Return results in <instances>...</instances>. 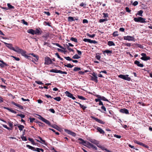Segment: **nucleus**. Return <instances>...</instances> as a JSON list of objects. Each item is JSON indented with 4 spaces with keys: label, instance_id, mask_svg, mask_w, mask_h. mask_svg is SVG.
Listing matches in <instances>:
<instances>
[{
    "label": "nucleus",
    "instance_id": "nucleus-1",
    "mask_svg": "<svg viewBox=\"0 0 152 152\" xmlns=\"http://www.w3.org/2000/svg\"><path fill=\"white\" fill-rule=\"evenodd\" d=\"M128 76L129 75H118V77L124 80L128 81H130L131 80V78H130V77H128Z\"/></svg>",
    "mask_w": 152,
    "mask_h": 152
},
{
    "label": "nucleus",
    "instance_id": "nucleus-2",
    "mask_svg": "<svg viewBox=\"0 0 152 152\" xmlns=\"http://www.w3.org/2000/svg\"><path fill=\"white\" fill-rule=\"evenodd\" d=\"M134 20L136 22H139L141 23H145V19L141 17H139L138 18H135L134 19Z\"/></svg>",
    "mask_w": 152,
    "mask_h": 152
},
{
    "label": "nucleus",
    "instance_id": "nucleus-3",
    "mask_svg": "<svg viewBox=\"0 0 152 152\" xmlns=\"http://www.w3.org/2000/svg\"><path fill=\"white\" fill-rule=\"evenodd\" d=\"M50 72H54L56 73H59L61 74H67V72L65 71H62L60 70H58L57 69H51Z\"/></svg>",
    "mask_w": 152,
    "mask_h": 152
},
{
    "label": "nucleus",
    "instance_id": "nucleus-4",
    "mask_svg": "<svg viewBox=\"0 0 152 152\" xmlns=\"http://www.w3.org/2000/svg\"><path fill=\"white\" fill-rule=\"evenodd\" d=\"M45 61L44 64L45 65H49L53 63L52 60L48 57H46L45 58Z\"/></svg>",
    "mask_w": 152,
    "mask_h": 152
},
{
    "label": "nucleus",
    "instance_id": "nucleus-5",
    "mask_svg": "<svg viewBox=\"0 0 152 152\" xmlns=\"http://www.w3.org/2000/svg\"><path fill=\"white\" fill-rule=\"evenodd\" d=\"M141 55L142 56V57H141V59L142 60L147 61L148 60H150L151 59L150 57L147 56L146 54L145 53H142Z\"/></svg>",
    "mask_w": 152,
    "mask_h": 152
},
{
    "label": "nucleus",
    "instance_id": "nucleus-6",
    "mask_svg": "<svg viewBox=\"0 0 152 152\" xmlns=\"http://www.w3.org/2000/svg\"><path fill=\"white\" fill-rule=\"evenodd\" d=\"M26 146L29 149H30L34 151H36L37 152H40V148H35L34 147L28 145H27Z\"/></svg>",
    "mask_w": 152,
    "mask_h": 152
},
{
    "label": "nucleus",
    "instance_id": "nucleus-7",
    "mask_svg": "<svg viewBox=\"0 0 152 152\" xmlns=\"http://www.w3.org/2000/svg\"><path fill=\"white\" fill-rule=\"evenodd\" d=\"M26 51L23 50V49H22L19 54H21L22 56H24L25 58L29 59L31 60L30 58H31V57L30 56L27 55L26 54Z\"/></svg>",
    "mask_w": 152,
    "mask_h": 152
},
{
    "label": "nucleus",
    "instance_id": "nucleus-8",
    "mask_svg": "<svg viewBox=\"0 0 152 152\" xmlns=\"http://www.w3.org/2000/svg\"><path fill=\"white\" fill-rule=\"evenodd\" d=\"M86 145H87L86 147L89 148H91L95 150L97 149V147L95 145L88 142H87Z\"/></svg>",
    "mask_w": 152,
    "mask_h": 152
},
{
    "label": "nucleus",
    "instance_id": "nucleus-9",
    "mask_svg": "<svg viewBox=\"0 0 152 152\" xmlns=\"http://www.w3.org/2000/svg\"><path fill=\"white\" fill-rule=\"evenodd\" d=\"M134 142L140 145H142L146 148H149V146L148 145H145L141 142H140L139 141L137 140H134Z\"/></svg>",
    "mask_w": 152,
    "mask_h": 152
},
{
    "label": "nucleus",
    "instance_id": "nucleus-10",
    "mask_svg": "<svg viewBox=\"0 0 152 152\" xmlns=\"http://www.w3.org/2000/svg\"><path fill=\"white\" fill-rule=\"evenodd\" d=\"M91 117L92 119L95 120L96 121L98 122V123L100 124H104L105 123L104 121H102V120L96 118H95L94 116H92Z\"/></svg>",
    "mask_w": 152,
    "mask_h": 152
},
{
    "label": "nucleus",
    "instance_id": "nucleus-11",
    "mask_svg": "<svg viewBox=\"0 0 152 152\" xmlns=\"http://www.w3.org/2000/svg\"><path fill=\"white\" fill-rule=\"evenodd\" d=\"M38 138L40 140L37 139H36V140L38 142L41 143L42 144H44L45 145H47V142L44 140H43L42 138L39 136H38Z\"/></svg>",
    "mask_w": 152,
    "mask_h": 152
},
{
    "label": "nucleus",
    "instance_id": "nucleus-12",
    "mask_svg": "<svg viewBox=\"0 0 152 152\" xmlns=\"http://www.w3.org/2000/svg\"><path fill=\"white\" fill-rule=\"evenodd\" d=\"M134 38L130 36H124V39L125 40H128V41H132L133 40Z\"/></svg>",
    "mask_w": 152,
    "mask_h": 152
},
{
    "label": "nucleus",
    "instance_id": "nucleus-13",
    "mask_svg": "<svg viewBox=\"0 0 152 152\" xmlns=\"http://www.w3.org/2000/svg\"><path fill=\"white\" fill-rule=\"evenodd\" d=\"M1 41L3 42L8 48L10 50H13L14 47H13L12 45V44L7 43L6 42H3L2 41Z\"/></svg>",
    "mask_w": 152,
    "mask_h": 152
},
{
    "label": "nucleus",
    "instance_id": "nucleus-14",
    "mask_svg": "<svg viewBox=\"0 0 152 152\" xmlns=\"http://www.w3.org/2000/svg\"><path fill=\"white\" fill-rule=\"evenodd\" d=\"M78 140L80 141V142H79L80 144H82L86 146H87V145H86V143L87 142H86V141H85L81 138H79L78 139Z\"/></svg>",
    "mask_w": 152,
    "mask_h": 152
},
{
    "label": "nucleus",
    "instance_id": "nucleus-15",
    "mask_svg": "<svg viewBox=\"0 0 152 152\" xmlns=\"http://www.w3.org/2000/svg\"><path fill=\"white\" fill-rule=\"evenodd\" d=\"M39 30H40V28H39V29L37 28L35 30H34V34L39 35H40L42 34V31H40Z\"/></svg>",
    "mask_w": 152,
    "mask_h": 152
},
{
    "label": "nucleus",
    "instance_id": "nucleus-16",
    "mask_svg": "<svg viewBox=\"0 0 152 152\" xmlns=\"http://www.w3.org/2000/svg\"><path fill=\"white\" fill-rule=\"evenodd\" d=\"M120 112L126 114H129V112L128 110L125 108L121 109L120 110Z\"/></svg>",
    "mask_w": 152,
    "mask_h": 152
},
{
    "label": "nucleus",
    "instance_id": "nucleus-17",
    "mask_svg": "<svg viewBox=\"0 0 152 152\" xmlns=\"http://www.w3.org/2000/svg\"><path fill=\"white\" fill-rule=\"evenodd\" d=\"M95 129H96L97 130V131L100 133L102 134H104L105 133L104 132V131L101 128H100L96 126V127H95Z\"/></svg>",
    "mask_w": 152,
    "mask_h": 152
},
{
    "label": "nucleus",
    "instance_id": "nucleus-18",
    "mask_svg": "<svg viewBox=\"0 0 152 152\" xmlns=\"http://www.w3.org/2000/svg\"><path fill=\"white\" fill-rule=\"evenodd\" d=\"M134 64L137 66L140 67H142L144 66L143 64L140 63V62L137 60H136L134 62Z\"/></svg>",
    "mask_w": 152,
    "mask_h": 152
},
{
    "label": "nucleus",
    "instance_id": "nucleus-19",
    "mask_svg": "<svg viewBox=\"0 0 152 152\" xmlns=\"http://www.w3.org/2000/svg\"><path fill=\"white\" fill-rule=\"evenodd\" d=\"M22 49H21L20 48L16 46L15 48H14L13 50L17 52L18 53H19Z\"/></svg>",
    "mask_w": 152,
    "mask_h": 152
},
{
    "label": "nucleus",
    "instance_id": "nucleus-20",
    "mask_svg": "<svg viewBox=\"0 0 152 152\" xmlns=\"http://www.w3.org/2000/svg\"><path fill=\"white\" fill-rule=\"evenodd\" d=\"M12 104L18 107L20 109L23 110V107L21 105H20L18 104L15 103L14 102H12Z\"/></svg>",
    "mask_w": 152,
    "mask_h": 152
},
{
    "label": "nucleus",
    "instance_id": "nucleus-21",
    "mask_svg": "<svg viewBox=\"0 0 152 152\" xmlns=\"http://www.w3.org/2000/svg\"><path fill=\"white\" fill-rule=\"evenodd\" d=\"M89 141L91 143L94 144L96 145H97L99 144L98 141L94 139H90L89 140Z\"/></svg>",
    "mask_w": 152,
    "mask_h": 152
},
{
    "label": "nucleus",
    "instance_id": "nucleus-22",
    "mask_svg": "<svg viewBox=\"0 0 152 152\" xmlns=\"http://www.w3.org/2000/svg\"><path fill=\"white\" fill-rule=\"evenodd\" d=\"M4 109L7 110H8L9 111L11 112V113H14L15 114H16V113H17V112H16V111H15L13 110L11 108H9L7 107H4Z\"/></svg>",
    "mask_w": 152,
    "mask_h": 152
},
{
    "label": "nucleus",
    "instance_id": "nucleus-23",
    "mask_svg": "<svg viewBox=\"0 0 152 152\" xmlns=\"http://www.w3.org/2000/svg\"><path fill=\"white\" fill-rule=\"evenodd\" d=\"M75 103L78 104L81 108H82L83 110H84L86 109L87 108V107L84 105H82L80 103L75 102Z\"/></svg>",
    "mask_w": 152,
    "mask_h": 152
},
{
    "label": "nucleus",
    "instance_id": "nucleus-24",
    "mask_svg": "<svg viewBox=\"0 0 152 152\" xmlns=\"http://www.w3.org/2000/svg\"><path fill=\"white\" fill-rule=\"evenodd\" d=\"M112 50H106L103 52V54L106 53L107 54V55L111 54L112 53Z\"/></svg>",
    "mask_w": 152,
    "mask_h": 152
},
{
    "label": "nucleus",
    "instance_id": "nucleus-25",
    "mask_svg": "<svg viewBox=\"0 0 152 152\" xmlns=\"http://www.w3.org/2000/svg\"><path fill=\"white\" fill-rule=\"evenodd\" d=\"M97 77H93L92 76H91V80L94 81L96 83H97L98 82V80L97 79Z\"/></svg>",
    "mask_w": 152,
    "mask_h": 152
},
{
    "label": "nucleus",
    "instance_id": "nucleus-26",
    "mask_svg": "<svg viewBox=\"0 0 152 152\" xmlns=\"http://www.w3.org/2000/svg\"><path fill=\"white\" fill-rule=\"evenodd\" d=\"M27 32L32 35H34V30L32 29H28L27 31Z\"/></svg>",
    "mask_w": 152,
    "mask_h": 152
},
{
    "label": "nucleus",
    "instance_id": "nucleus-27",
    "mask_svg": "<svg viewBox=\"0 0 152 152\" xmlns=\"http://www.w3.org/2000/svg\"><path fill=\"white\" fill-rule=\"evenodd\" d=\"M65 94L66 96L70 98L72 96V94L70 93L68 91H65Z\"/></svg>",
    "mask_w": 152,
    "mask_h": 152
},
{
    "label": "nucleus",
    "instance_id": "nucleus-28",
    "mask_svg": "<svg viewBox=\"0 0 152 152\" xmlns=\"http://www.w3.org/2000/svg\"><path fill=\"white\" fill-rule=\"evenodd\" d=\"M52 44L53 45H56L57 46H58V47L62 49L65 50L66 49V48H64V47L60 45L58 43H53Z\"/></svg>",
    "mask_w": 152,
    "mask_h": 152
},
{
    "label": "nucleus",
    "instance_id": "nucleus-29",
    "mask_svg": "<svg viewBox=\"0 0 152 152\" xmlns=\"http://www.w3.org/2000/svg\"><path fill=\"white\" fill-rule=\"evenodd\" d=\"M8 124L9 126L10 127V130H12L13 128V122L11 121H9L8 122Z\"/></svg>",
    "mask_w": 152,
    "mask_h": 152
},
{
    "label": "nucleus",
    "instance_id": "nucleus-30",
    "mask_svg": "<svg viewBox=\"0 0 152 152\" xmlns=\"http://www.w3.org/2000/svg\"><path fill=\"white\" fill-rule=\"evenodd\" d=\"M107 44L109 46L115 45V43L113 42L112 41H109L108 42Z\"/></svg>",
    "mask_w": 152,
    "mask_h": 152
},
{
    "label": "nucleus",
    "instance_id": "nucleus-31",
    "mask_svg": "<svg viewBox=\"0 0 152 152\" xmlns=\"http://www.w3.org/2000/svg\"><path fill=\"white\" fill-rule=\"evenodd\" d=\"M36 122L38 124L40 128H42L45 126V124H44L39 121H38Z\"/></svg>",
    "mask_w": 152,
    "mask_h": 152
},
{
    "label": "nucleus",
    "instance_id": "nucleus-32",
    "mask_svg": "<svg viewBox=\"0 0 152 152\" xmlns=\"http://www.w3.org/2000/svg\"><path fill=\"white\" fill-rule=\"evenodd\" d=\"M43 121L46 124H48L49 126H50L51 125L50 122L49 121L45 118L44 119Z\"/></svg>",
    "mask_w": 152,
    "mask_h": 152
},
{
    "label": "nucleus",
    "instance_id": "nucleus-33",
    "mask_svg": "<svg viewBox=\"0 0 152 152\" xmlns=\"http://www.w3.org/2000/svg\"><path fill=\"white\" fill-rule=\"evenodd\" d=\"M18 127L19 130L20 131L22 130L24 128V126L23 125L20 124L18 126Z\"/></svg>",
    "mask_w": 152,
    "mask_h": 152
},
{
    "label": "nucleus",
    "instance_id": "nucleus-34",
    "mask_svg": "<svg viewBox=\"0 0 152 152\" xmlns=\"http://www.w3.org/2000/svg\"><path fill=\"white\" fill-rule=\"evenodd\" d=\"M49 37V34H46L42 36V37L44 38H45V40H46Z\"/></svg>",
    "mask_w": 152,
    "mask_h": 152
},
{
    "label": "nucleus",
    "instance_id": "nucleus-35",
    "mask_svg": "<svg viewBox=\"0 0 152 152\" xmlns=\"http://www.w3.org/2000/svg\"><path fill=\"white\" fill-rule=\"evenodd\" d=\"M80 58V56H79L78 54H76L74 56H73L72 58L73 59H78Z\"/></svg>",
    "mask_w": 152,
    "mask_h": 152
},
{
    "label": "nucleus",
    "instance_id": "nucleus-36",
    "mask_svg": "<svg viewBox=\"0 0 152 152\" xmlns=\"http://www.w3.org/2000/svg\"><path fill=\"white\" fill-rule=\"evenodd\" d=\"M68 20L69 22H72V21H74L75 20L74 19V18L71 16H69L68 17Z\"/></svg>",
    "mask_w": 152,
    "mask_h": 152
},
{
    "label": "nucleus",
    "instance_id": "nucleus-37",
    "mask_svg": "<svg viewBox=\"0 0 152 152\" xmlns=\"http://www.w3.org/2000/svg\"><path fill=\"white\" fill-rule=\"evenodd\" d=\"M7 6L9 9H14V7L12 6L11 4H10V3L7 4Z\"/></svg>",
    "mask_w": 152,
    "mask_h": 152
},
{
    "label": "nucleus",
    "instance_id": "nucleus-38",
    "mask_svg": "<svg viewBox=\"0 0 152 152\" xmlns=\"http://www.w3.org/2000/svg\"><path fill=\"white\" fill-rule=\"evenodd\" d=\"M70 40L71 41H72L74 42H77V39L76 38H74L73 37H72L70 38Z\"/></svg>",
    "mask_w": 152,
    "mask_h": 152
},
{
    "label": "nucleus",
    "instance_id": "nucleus-39",
    "mask_svg": "<svg viewBox=\"0 0 152 152\" xmlns=\"http://www.w3.org/2000/svg\"><path fill=\"white\" fill-rule=\"evenodd\" d=\"M31 55L33 56V57H34L36 58V60L38 61L39 59V56L37 55L34 54L33 53H31Z\"/></svg>",
    "mask_w": 152,
    "mask_h": 152
},
{
    "label": "nucleus",
    "instance_id": "nucleus-40",
    "mask_svg": "<svg viewBox=\"0 0 152 152\" xmlns=\"http://www.w3.org/2000/svg\"><path fill=\"white\" fill-rule=\"evenodd\" d=\"M81 70V69L80 67H75L73 69L74 71L75 72H77L78 71H79Z\"/></svg>",
    "mask_w": 152,
    "mask_h": 152
},
{
    "label": "nucleus",
    "instance_id": "nucleus-41",
    "mask_svg": "<svg viewBox=\"0 0 152 152\" xmlns=\"http://www.w3.org/2000/svg\"><path fill=\"white\" fill-rule=\"evenodd\" d=\"M77 97L79 99L83 100H85L87 99L86 98L81 96L78 95Z\"/></svg>",
    "mask_w": 152,
    "mask_h": 152
},
{
    "label": "nucleus",
    "instance_id": "nucleus-42",
    "mask_svg": "<svg viewBox=\"0 0 152 152\" xmlns=\"http://www.w3.org/2000/svg\"><path fill=\"white\" fill-rule=\"evenodd\" d=\"M66 48L69 51H72V52H74V50L73 49L70 48L69 46L68 45H66Z\"/></svg>",
    "mask_w": 152,
    "mask_h": 152
},
{
    "label": "nucleus",
    "instance_id": "nucleus-43",
    "mask_svg": "<svg viewBox=\"0 0 152 152\" xmlns=\"http://www.w3.org/2000/svg\"><path fill=\"white\" fill-rule=\"evenodd\" d=\"M117 31H114L113 34V36L114 37H117L118 35Z\"/></svg>",
    "mask_w": 152,
    "mask_h": 152
},
{
    "label": "nucleus",
    "instance_id": "nucleus-44",
    "mask_svg": "<svg viewBox=\"0 0 152 152\" xmlns=\"http://www.w3.org/2000/svg\"><path fill=\"white\" fill-rule=\"evenodd\" d=\"M50 126L54 128V129H58V128H59V127H58V126H57V125H51Z\"/></svg>",
    "mask_w": 152,
    "mask_h": 152
},
{
    "label": "nucleus",
    "instance_id": "nucleus-45",
    "mask_svg": "<svg viewBox=\"0 0 152 152\" xmlns=\"http://www.w3.org/2000/svg\"><path fill=\"white\" fill-rule=\"evenodd\" d=\"M64 66H66L67 67L72 68L73 67V66L71 64H68L67 65H66L65 64H64Z\"/></svg>",
    "mask_w": 152,
    "mask_h": 152
},
{
    "label": "nucleus",
    "instance_id": "nucleus-46",
    "mask_svg": "<svg viewBox=\"0 0 152 152\" xmlns=\"http://www.w3.org/2000/svg\"><path fill=\"white\" fill-rule=\"evenodd\" d=\"M53 99L55 100L58 102L60 101L61 99V98L59 96L54 98Z\"/></svg>",
    "mask_w": 152,
    "mask_h": 152
},
{
    "label": "nucleus",
    "instance_id": "nucleus-47",
    "mask_svg": "<svg viewBox=\"0 0 152 152\" xmlns=\"http://www.w3.org/2000/svg\"><path fill=\"white\" fill-rule=\"evenodd\" d=\"M108 20L107 19L105 18L104 19H100L99 20V23H102L104 22V21H107Z\"/></svg>",
    "mask_w": 152,
    "mask_h": 152
},
{
    "label": "nucleus",
    "instance_id": "nucleus-48",
    "mask_svg": "<svg viewBox=\"0 0 152 152\" xmlns=\"http://www.w3.org/2000/svg\"><path fill=\"white\" fill-rule=\"evenodd\" d=\"M143 12V11L142 10H140V11L138 12V13H137L138 15H139L140 16H142V14Z\"/></svg>",
    "mask_w": 152,
    "mask_h": 152
},
{
    "label": "nucleus",
    "instance_id": "nucleus-49",
    "mask_svg": "<svg viewBox=\"0 0 152 152\" xmlns=\"http://www.w3.org/2000/svg\"><path fill=\"white\" fill-rule=\"evenodd\" d=\"M21 22L22 23L26 25V26L28 25V23L26 22L24 19H23L21 20Z\"/></svg>",
    "mask_w": 152,
    "mask_h": 152
},
{
    "label": "nucleus",
    "instance_id": "nucleus-50",
    "mask_svg": "<svg viewBox=\"0 0 152 152\" xmlns=\"http://www.w3.org/2000/svg\"><path fill=\"white\" fill-rule=\"evenodd\" d=\"M28 140L30 141L32 144H34V142L33 139L29 137L28 138Z\"/></svg>",
    "mask_w": 152,
    "mask_h": 152
},
{
    "label": "nucleus",
    "instance_id": "nucleus-51",
    "mask_svg": "<svg viewBox=\"0 0 152 152\" xmlns=\"http://www.w3.org/2000/svg\"><path fill=\"white\" fill-rule=\"evenodd\" d=\"M87 35L89 37H90L93 38L95 36V34H93L92 35H91V34H89L88 33L87 34Z\"/></svg>",
    "mask_w": 152,
    "mask_h": 152
},
{
    "label": "nucleus",
    "instance_id": "nucleus-52",
    "mask_svg": "<svg viewBox=\"0 0 152 152\" xmlns=\"http://www.w3.org/2000/svg\"><path fill=\"white\" fill-rule=\"evenodd\" d=\"M21 138L22 140L23 141H26L27 140V138L26 137H24L23 135L22 136H21Z\"/></svg>",
    "mask_w": 152,
    "mask_h": 152
},
{
    "label": "nucleus",
    "instance_id": "nucleus-53",
    "mask_svg": "<svg viewBox=\"0 0 152 152\" xmlns=\"http://www.w3.org/2000/svg\"><path fill=\"white\" fill-rule=\"evenodd\" d=\"M95 96L96 97H97L99 99H100V101H101V100H102V96H100V95H97V94L95 95Z\"/></svg>",
    "mask_w": 152,
    "mask_h": 152
},
{
    "label": "nucleus",
    "instance_id": "nucleus-54",
    "mask_svg": "<svg viewBox=\"0 0 152 152\" xmlns=\"http://www.w3.org/2000/svg\"><path fill=\"white\" fill-rule=\"evenodd\" d=\"M64 58L67 60L69 61H72V59L71 58H70L69 56L65 57Z\"/></svg>",
    "mask_w": 152,
    "mask_h": 152
},
{
    "label": "nucleus",
    "instance_id": "nucleus-55",
    "mask_svg": "<svg viewBox=\"0 0 152 152\" xmlns=\"http://www.w3.org/2000/svg\"><path fill=\"white\" fill-rule=\"evenodd\" d=\"M35 83L38 84L43 85V83L42 82L38 81H36Z\"/></svg>",
    "mask_w": 152,
    "mask_h": 152
},
{
    "label": "nucleus",
    "instance_id": "nucleus-56",
    "mask_svg": "<svg viewBox=\"0 0 152 152\" xmlns=\"http://www.w3.org/2000/svg\"><path fill=\"white\" fill-rule=\"evenodd\" d=\"M17 116H20L22 118H23L25 117V115L22 114H18L17 115Z\"/></svg>",
    "mask_w": 152,
    "mask_h": 152
},
{
    "label": "nucleus",
    "instance_id": "nucleus-57",
    "mask_svg": "<svg viewBox=\"0 0 152 152\" xmlns=\"http://www.w3.org/2000/svg\"><path fill=\"white\" fill-rule=\"evenodd\" d=\"M83 41L85 42H88L90 43V41L91 39H88L86 38H85L83 39Z\"/></svg>",
    "mask_w": 152,
    "mask_h": 152
},
{
    "label": "nucleus",
    "instance_id": "nucleus-58",
    "mask_svg": "<svg viewBox=\"0 0 152 152\" xmlns=\"http://www.w3.org/2000/svg\"><path fill=\"white\" fill-rule=\"evenodd\" d=\"M94 43V44L97 43V42L95 40H90V43Z\"/></svg>",
    "mask_w": 152,
    "mask_h": 152
},
{
    "label": "nucleus",
    "instance_id": "nucleus-59",
    "mask_svg": "<svg viewBox=\"0 0 152 152\" xmlns=\"http://www.w3.org/2000/svg\"><path fill=\"white\" fill-rule=\"evenodd\" d=\"M30 121L31 123H32L35 120V118H29Z\"/></svg>",
    "mask_w": 152,
    "mask_h": 152
},
{
    "label": "nucleus",
    "instance_id": "nucleus-60",
    "mask_svg": "<svg viewBox=\"0 0 152 152\" xmlns=\"http://www.w3.org/2000/svg\"><path fill=\"white\" fill-rule=\"evenodd\" d=\"M114 137L118 139L120 138L121 137L120 135H118L116 134L114 135Z\"/></svg>",
    "mask_w": 152,
    "mask_h": 152
},
{
    "label": "nucleus",
    "instance_id": "nucleus-61",
    "mask_svg": "<svg viewBox=\"0 0 152 152\" xmlns=\"http://www.w3.org/2000/svg\"><path fill=\"white\" fill-rule=\"evenodd\" d=\"M101 109L103 110H104V113L105 112H106V108L104 106V105H103L101 107Z\"/></svg>",
    "mask_w": 152,
    "mask_h": 152
},
{
    "label": "nucleus",
    "instance_id": "nucleus-62",
    "mask_svg": "<svg viewBox=\"0 0 152 152\" xmlns=\"http://www.w3.org/2000/svg\"><path fill=\"white\" fill-rule=\"evenodd\" d=\"M103 17L104 18L108 17V15L107 13H103Z\"/></svg>",
    "mask_w": 152,
    "mask_h": 152
},
{
    "label": "nucleus",
    "instance_id": "nucleus-63",
    "mask_svg": "<svg viewBox=\"0 0 152 152\" xmlns=\"http://www.w3.org/2000/svg\"><path fill=\"white\" fill-rule=\"evenodd\" d=\"M80 6L81 7H83L84 8H85L86 6V4H84L83 2H82L80 4Z\"/></svg>",
    "mask_w": 152,
    "mask_h": 152
},
{
    "label": "nucleus",
    "instance_id": "nucleus-64",
    "mask_svg": "<svg viewBox=\"0 0 152 152\" xmlns=\"http://www.w3.org/2000/svg\"><path fill=\"white\" fill-rule=\"evenodd\" d=\"M39 116V117H38V118L41 120L42 121H43L45 118H43L42 116L41 115H38Z\"/></svg>",
    "mask_w": 152,
    "mask_h": 152
}]
</instances>
